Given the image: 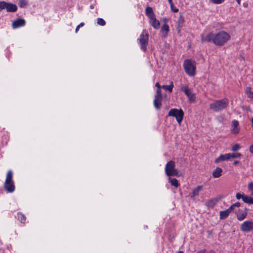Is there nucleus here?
<instances>
[{"label":"nucleus","mask_w":253,"mask_h":253,"mask_svg":"<svg viewBox=\"0 0 253 253\" xmlns=\"http://www.w3.org/2000/svg\"><path fill=\"white\" fill-rule=\"evenodd\" d=\"M230 159H235L237 158H240L241 157L242 155L239 153H230Z\"/></svg>","instance_id":"26"},{"label":"nucleus","mask_w":253,"mask_h":253,"mask_svg":"<svg viewBox=\"0 0 253 253\" xmlns=\"http://www.w3.org/2000/svg\"><path fill=\"white\" fill-rule=\"evenodd\" d=\"M149 34L147 30H143L138 39L137 41L140 45L141 48L144 51L147 50L148 44Z\"/></svg>","instance_id":"6"},{"label":"nucleus","mask_w":253,"mask_h":253,"mask_svg":"<svg viewBox=\"0 0 253 253\" xmlns=\"http://www.w3.org/2000/svg\"><path fill=\"white\" fill-rule=\"evenodd\" d=\"M84 23H83V22L81 23H80L79 25H78V26H77V27H76V30H75V32H76V33H77V32H78V31H79V29L80 28V27L84 26Z\"/></svg>","instance_id":"38"},{"label":"nucleus","mask_w":253,"mask_h":253,"mask_svg":"<svg viewBox=\"0 0 253 253\" xmlns=\"http://www.w3.org/2000/svg\"><path fill=\"white\" fill-rule=\"evenodd\" d=\"M168 116L175 117L177 123L180 125L183 119L184 112L181 109H171L169 112Z\"/></svg>","instance_id":"7"},{"label":"nucleus","mask_w":253,"mask_h":253,"mask_svg":"<svg viewBox=\"0 0 253 253\" xmlns=\"http://www.w3.org/2000/svg\"><path fill=\"white\" fill-rule=\"evenodd\" d=\"M185 94L187 96V97L188 98V99L190 101H193L195 100V95H194V93H193L192 92V91H191L190 89L188 90V91H187V92H186L185 93Z\"/></svg>","instance_id":"17"},{"label":"nucleus","mask_w":253,"mask_h":253,"mask_svg":"<svg viewBox=\"0 0 253 253\" xmlns=\"http://www.w3.org/2000/svg\"><path fill=\"white\" fill-rule=\"evenodd\" d=\"M222 169L220 168L217 167L212 172V176L214 178H218L221 175Z\"/></svg>","instance_id":"14"},{"label":"nucleus","mask_w":253,"mask_h":253,"mask_svg":"<svg viewBox=\"0 0 253 253\" xmlns=\"http://www.w3.org/2000/svg\"><path fill=\"white\" fill-rule=\"evenodd\" d=\"M244 195H242L241 194L238 193L236 195V197L237 199H240L242 198L243 199V197H244Z\"/></svg>","instance_id":"39"},{"label":"nucleus","mask_w":253,"mask_h":253,"mask_svg":"<svg viewBox=\"0 0 253 253\" xmlns=\"http://www.w3.org/2000/svg\"><path fill=\"white\" fill-rule=\"evenodd\" d=\"M234 207H239L241 205L239 202H236L233 204Z\"/></svg>","instance_id":"43"},{"label":"nucleus","mask_w":253,"mask_h":253,"mask_svg":"<svg viewBox=\"0 0 253 253\" xmlns=\"http://www.w3.org/2000/svg\"><path fill=\"white\" fill-rule=\"evenodd\" d=\"M203 188V186H198L196 188L193 189L190 197L192 199H194L196 196H198Z\"/></svg>","instance_id":"12"},{"label":"nucleus","mask_w":253,"mask_h":253,"mask_svg":"<svg viewBox=\"0 0 253 253\" xmlns=\"http://www.w3.org/2000/svg\"><path fill=\"white\" fill-rule=\"evenodd\" d=\"M182 20H181V19H179L178 20V26H181V25H182Z\"/></svg>","instance_id":"45"},{"label":"nucleus","mask_w":253,"mask_h":253,"mask_svg":"<svg viewBox=\"0 0 253 253\" xmlns=\"http://www.w3.org/2000/svg\"><path fill=\"white\" fill-rule=\"evenodd\" d=\"M246 92L249 98H253V92L251 90L250 87H247Z\"/></svg>","instance_id":"24"},{"label":"nucleus","mask_w":253,"mask_h":253,"mask_svg":"<svg viewBox=\"0 0 253 253\" xmlns=\"http://www.w3.org/2000/svg\"><path fill=\"white\" fill-rule=\"evenodd\" d=\"M7 3V2L5 1L0 2V11L2 10V9H6Z\"/></svg>","instance_id":"29"},{"label":"nucleus","mask_w":253,"mask_h":253,"mask_svg":"<svg viewBox=\"0 0 253 253\" xmlns=\"http://www.w3.org/2000/svg\"><path fill=\"white\" fill-rule=\"evenodd\" d=\"M155 86L157 87L158 88H161V87H162V86H161V85H160L159 83L158 82L156 83Z\"/></svg>","instance_id":"44"},{"label":"nucleus","mask_w":253,"mask_h":253,"mask_svg":"<svg viewBox=\"0 0 253 253\" xmlns=\"http://www.w3.org/2000/svg\"><path fill=\"white\" fill-rule=\"evenodd\" d=\"M155 96H162L161 88H157V91H156V94Z\"/></svg>","instance_id":"37"},{"label":"nucleus","mask_w":253,"mask_h":253,"mask_svg":"<svg viewBox=\"0 0 253 253\" xmlns=\"http://www.w3.org/2000/svg\"><path fill=\"white\" fill-rule=\"evenodd\" d=\"M205 250H201V251H199V252H197V253H205Z\"/></svg>","instance_id":"47"},{"label":"nucleus","mask_w":253,"mask_h":253,"mask_svg":"<svg viewBox=\"0 0 253 253\" xmlns=\"http://www.w3.org/2000/svg\"><path fill=\"white\" fill-rule=\"evenodd\" d=\"M175 162L170 161L167 163L165 166V170L168 176H178V171L175 168Z\"/></svg>","instance_id":"5"},{"label":"nucleus","mask_w":253,"mask_h":253,"mask_svg":"<svg viewBox=\"0 0 253 253\" xmlns=\"http://www.w3.org/2000/svg\"><path fill=\"white\" fill-rule=\"evenodd\" d=\"M26 5V3H25V2L23 0H20V2H19V6L21 7H23L24 5Z\"/></svg>","instance_id":"42"},{"label":"nucleus","mask_w":253,"mask_h":253,"mask_svg":"<svg viewBox=\"0 0 253 253\" xmlns=\"http://www.w3.org/2000/svg\"><path fill=\"white\" fill-rule=\"evenodd\" d=\"M161 30L162 32H165L167 33L169 31V25L166 24H164L161 28Z\"/></svg>","instance_id":"27"},{"label":"nucleus","mask_w":253,"mask_h":253,"mask_svg":"<svg viewBox=\"0 0 253 253\" xmlns=\"http://www.w3.org/2000/svg\"><path fill=\"white\" fill-rule=\"evenodd\" d=\"M239 163V161H235L234 162L233 165L236 166L237 164H238Z\"/></svg>","instance_id":"46"},{"label":"nucleus","mask_w":253,"mask_h":253,"mask_svg":"<svg viewBox=\"0 0 253 253\" xmlns=\"http://www.w3.org/2000/svg\"><path fill=\"white\" fill-rule=\"evenodd\" d=\"M219 213L220 218L221 219L227 218L230 214L227 210L220 211Z\"/></svg>","instance_id":"18"},{"label":"nucleus","mask_w":253,"mask_h":253,"mask_svg":"<svg viewBox=\"0 0 253 253\" xmlns=\"http://www.w3.org/2000/svg\"><path fill=\"white\" fill-rule=\"evenodd\" d=\"M240 145L238 144H236L232 146V147L231 148V150L232 151L235 152V151L239 150L240 149Z\"/></svg>","instance_id":"30"},{"label":"nucleus","mask_w":253,"mask_h":253,"mask_svg":"<svg viewBox=\"0 0 253 253\" xmlns=\"http://www.w3.org/2000/svg\"><path fill=\"white\" fill-rule=\"evenodd\" d=\"M230 39L229 34L224 31H219L215 34L211 32L206 37L203 36L201 37V41L203 42L207 41L219 46L223 45Z\"/></svg>","instance_id":"1"},{"label":"nucleus","mask_w":253,"mask_h":253,"mask_svg":"<svg viewBox=\"0 0 253 253\" xmlns=\"http://www.w3.org/2000/svg\"><path fill=\"white\" fill-rule=\"evenodd\" d=\"M235 207H234L233 205H232L227 210L229 211V212L230 213L234 209Z\"/></svg>","instance_id":"41"},{"label":"nucleus","mask_w":253,"mask_h":253,"mask_svg":"<svg viewBox=\"0 0 253 253\" xmlns=\"http://www.w3.org/2000/svg\"><path fill=\"white\" fill-rule=\"evenodd\" d=\"M228 105L229 100L227 98H224L211 103L210 108L214 112H218L226 109Z\"/></svg>","instance_id":"2"},{"label":"nucleus","mask_w":253,"mask_h":253,"mask_svg":"<svg viewBox=\"0 0 253 253\" xmlns=\"http://www.w3.org/2000/svg\"><path fill=\"white\" fill-rule=\"evenodd\" d=\"M211 1L214 4H219L223 3L225 0H211Z\"/></svg>","instance_id":"33"},{"label":"nucleus","mask_w":253,"mask_h":253,"mask_svg":"<svg viewBox=\"0 0 253 253\" xmlns=\"http://www.w3.org/2000/svg\"><path fill=\"white\" fill-rule=\"evenodd\" d=\"M167 18H165V19H164V21H167Z\"/></svg>","instance_id":"53"},{"label":"nucleus","mask_w":253,"mask_h":253,"mask_svg":"<svg viewBox=\"0 0 253 253\" xmlns=\"http://www.w3.org/2000/svg\"><path fill=\"white\" fill-rule=\"evenodd\" d=\"M169 179L171 185L174 186L175 188H177L179 186V184L178 180L176 178H169Z\"/></svg>","instance_id":"22"},{"label":"nucleus","mask_w":253,"mask_h":253,"mask_svg":"<svg viewBox=\"0 0 253 253\" xmlns=\"http://www.w3.org/2000/svg\"><path fill=\"white\" fill-rule=\"evenodd\" d=\"M26 21L23 18H18L13 21L12 23V27L13 29H17L25 26Z\"/></svg>","instance_id":"9"},{"label":"nucleus","mask_w":253,"mask_h":253,"mask_svg":"<svg viewBox=\"0 0 253 253\" xmlns=\"http://www.w3.org/2000/svg\"><path fill=\"white\" fill-rule=\"evenodd\" d=\"M229 159H230V153L221 154L215 160L214 162L215 163H219L224 161L229 160Z\"/></svg>","instance_id":"11"},{"label":"nucleus","mask_w":253,"mask_h":253,"mask_svg":"<svg viewBox=\"0 0 253 253\" xmlns=\"http://www.w3.org/2000/svg\"><path fill=\"white\" fill-rule=\"evenodd\" d=\"M12 178V171L9 170L7 173L6 179L4 184V189L8 193H12L15 190V186Z\"/></svg>","instance_id":"3"},{"label":"nucleus","mask_w":253,"mask_h":253,"mask_svg":"<svg viewBox=\"0 0 253 253\" xmlns=\"http://www.w3.org/2000/svg\"><path fill=\"white\" fill-rule=\"evenodd\" d=\"M6 9L7 12H15L17 9V7L15 4L7 3Z\"/></svg>","instance_id":"13"},{"label":"nucleus","mask_w":253,"mask_h":253,"mask_svg":"<svg viewBox=\"0 0 253 253\" xmlns=\"http://www.w3.org/2000/svg\"><path fill=\"white\" fill-rule=\"evenodd\" d=\"M239 4L241 3V0H236Z\"/></svg>","instance_id":"49"},{"label":"nucleus","mask_w":253,"mask_h":253,"mask_svg":"<svg viewBox=\"0 0 253 253\" xmlns=\"http://www.w3.org/2000/svg\"><path fill=\"white\" fill-rule=\"evenodd\" d=\"M162 87L165 90H168L169 92H171L173 87V82H171L169 85H163L162 86Z\"/></svg>","instance_id":"19"},{"label":"nucleus","mask_w":253,"mask_h":253,"mask_svg":"<svg viewBox=\"0 0 253 253\" xmlns=\"http://www.w3.org/2000/svg\"><path fill=\"white\" fill-rule=\"evenodd\" d=\"M243 201L246 203L253 204V198L251 197L245 195L244 197H243Z\"/></svg>","instance_id":"20"},{"label":"nucleus","mask_w":253,"mask_h":253,"mask_svg":"<svg viewBox=\"0 0 253 253\" xmlns=\"http://www.w3.org/2000/svg\"><path fill=\"white\" fill-rule=\"evenodd\" d=\"M147 16L150 19L149 21H151V20L154 19L155 18H156L155 14L154 12H153L151 14H149L148 15H147Z\"/></svg>","instance_id":"36"},{"label":"nucleus","mask_w":253,"mask_h":253,"mask_svg":"<svg viewBox=\"0 0 253 253\" xmlns=\"http://www.w3.org/2000/svg\"><path fill=\"white\" fill-rule=\"evenodd\" d=\"M241 230L244 232H250L253 230V222L251 220L246 221L241 225Z\"/></svg>","instance_id":"8"},{"label":"nucleus","mask_w":253,"mask_h":253,"mask_svg":"<svg viewBox=\"0 0 253 253\" xmlns=\"http://www.w3.org/2000/svg\"><path fill=\"white\" fill-rule=\"evenodd\" d=\"M183 68L185 73L190 76L195 75L196 65L194 61L190 59H186L183 63Z\"/></svg>","instance_id":"4"},{"label":"nucleus","mask_w":253,"mask_h":253,"mask_svg":"<svg viewBox=\"0 0 253 253\" xmlns=\"http://www.w3.org/2000/svg\"><path fill=\"white\" fill-rule=\"evenodd\" d=\"M17 218L21 223H24L26 221V216L22 213H17Z\"/></svg>","instance_id":"23"},{"label":"nucleus","mask_w":253,"mask_h":253,"mask_svg":"<svg viewBox=\"0 0 253 253\" xmlns=\"http://www.w3.org/2000/svg\"><path fill=\"white\" fill-rule=\"evenodd\" d=\"M189 88L187 85H182L180 87V90L184 92V93L189 90Z\"/></svg>","instance_id":"31"},{"label":"nucleus","mask_w":253,"mask_h":253,"mask_svg":"<svg viewBox=\"0 0 253 253\" xmlns=\"http://www.w3.org/2000/svg\"><path fill=\"white\" fill-rule=\"evenodd\" d=\"M90 8L91 9H93L94 8V5H90Z\"/></svg>","instance_id":"50"},{"label":"nucleus","mask_w":253,"mask_h":253,"mask_svg":"<svg viewBox=\"0 0 253 253\" xmlns=\"http://www.w3.org/2000/svg\"><path fill=\"white\" fill-rule=\"evenodd\" d=\"M168 1H169V3L170 5L171 4V3H173L172 2V0H168Z\"/></svg>","instance_id":"48"},{"label":"nucleus","mask_w":253,"mask_h":253,"mask_svg":"<svg viewBox=\"0 0 253 253\" xmlns=\"http://www.w3.org/2000/svg\"><path fill=\"white\" fill-rule=\"evenodd\" d=\"M210 253H215V252L213 251H211Z\"/></svg>","instance_id":"51"},{"label":"nucleus","mask_w":253,"mask_h":253,"mask_svg":"<svg viewBox=\"0 0 253 253\" xmlns=\"http://www.w3.org/2000/svg\"><path fill=\"white\" fill-rule=\"evenodd\" d=\"M149 22L151 24V25L155 29H158L160 28V22L158 20H157L156 18H155L154 19L149 21Z\"/></svg>","instance_id":"15"},{"label":"nucleus","mask_w":253,"mask_h":253,"mask_svg":"<svg viewBox=\"0 0 253 253\" xmlns=\"http://www.w3.org/2000/svg\"><path fill=\"white\" fill-rule=\"evenodd\" d=\"M216 200H210L208 203V206L213 207L216 204Z\"/></svg>","instance_id":"32"},{"label":"nucleus","mask_w":253,"mask_h":253,"mask_svg":"<svg viewBox=\"0 0 253 253\" xmlns=\"http://www.w3.org/2000/svg\"><path fill=\"white\" fill-rule=\"evenodd\" d=\"M162 96H155V99L153 101L155 108L157 110H159L162 106Z\"/></svg>","instance_id":"10"},{"label":"nucleus","mask_w":253,"mask_h":253,"mask_svg":"<svg viewBox=\"0 0 253 253\" xmlns=\"http://www.w3.org/2000/svg\"><path fill=\"white\" fill-rule=\"evenodd\" d=\"M247 213L246 211L240 212L239 211L236 213L237 218L239 221L243 220L247 216Z\"/></svg>","instance_id":"16"},{"label":"nucleus","mask_w":253,"mask_h":253,"mask_svg":"<svg viewBox=\"0 0 253 253\" xmlns=\"http://www.w3.org/2000/svg\"><path fill=\"white\" fill-rule=\"evenodd\" d=\"M153 12L152 7L147 6L145 9V14L147 16L150 14L152 13Z\"/></svg>","instance_id":"28"},{"label":"nucleus","mask_w":253,"mask_h":253,"mask_svg":"<svg viewBox=\"0 0 253 253\" xmlns=\"http://www.w3.org/2000/svg\"><path fill=\"white\" fill-rule=\"evenodd\" d=\"M178 253H183V252L182 251H179Z\"/></svg>","instance_id":"52"},{"label":"nucleus","mask_w":253,"mask_h":253,"mask_svg":"<svg viewBox=\"0 0 253 253\" xmlns=\"http://www.w3.org/2000/svg\"><path fill=\"white\" fill-rule=\"evenodd\" d=\"M232 127H233V131L234 133H238V129H237V127L239 125V123L236 120H233L232 122Z\"/></svg>","instance_id":"21"},{"label":"nucleus","mask_w":253,"mask_h":253,"mask_svg":"<svg viewBox=\"0 0 253 253\" xmlns=\"http://www.w3.org/2000/svg\"><path fill=\"white\" fill-rule=\"evenodd\" d=\"M235 207H234L233 205H232L227 210L229 211V212L230 213L234 209Z\"/></svg>","instance_id":"40"},{"label":"nucleus","mask_w":253,"mask_h":253,"mask_svg":"<svg viewBox=\"0 0 253 253\" xmlns=\"http://www.w3.org/2000/svg\"><path fill=\"white\" fill-rule=\"evenodd\" d=\"M248 189L251 191L252 195L253 196V182H250L249 183Z\"/></svg>","instance_id":"35"},{"label":"nucleus","mask_w":253,"mask_h":253,"mask_svg":"<svg viewBox=\"0 0 253 253\" xmlns=\"http://www.w3.org/2000/svg\"><path fill=\"white\" fill-rule=\"evenodd\" d=\"M97 23L98 25L100 26H104L106 24L105 21L101 18H98L97 19Z\"/></svg>","instance_id":"25"},{"label":"nucleus","mask_w":253,"mask_h":253,"mask_svg":"<svg viewBox=\"0 0 253 253\" xmlns=\"http://www.w3.org/2000/svg\"><path fill=\"white\" fill-rule=\"evenodd\" d=\"M170 9L171 11H172L174 12H177L178 11V9L176 7L174 6L173 3H171L170 5Z\"/></svg>","instance_id":"34"}]
</instances>
